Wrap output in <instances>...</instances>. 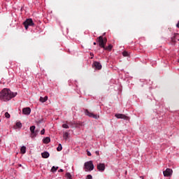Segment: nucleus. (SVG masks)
Returning <instances> with one entry per match:
<instances>
[{"label": "nucleus", "mask_w": 179, "mask_h": 179, "mask_svg": "<svg viewBox=\"0 0 179 179\" xmlns=\"http://www.w3.org/2000/svg\"><path fill=\"white\" fill-rule=\"evenodd\" d=\"M15 127L17 128H22V123L20 122H17L15 124Z\"/></svg>", "instance_id": "18"}, {"label": "nucleus", "mask_w": 179, "mask_h": 179, "mask_svg": "<svg viewBox=\"0 0 179 179\" xmlns=\"http://www.w3.org/2000/svg\"><path fill=\"white\" fill-rule=\"evenodd\" d=\"M69 136V134L68 132H65L63 134V138H64V139H65V141H66L68 139Z\"/></svg>", "instance_id": "16"}, {"label": "nucleus", "mask_w": 179, "mask_h": 179, "mask_svg": "<svg viewBox=\"0 0 179 179\" xmlns=\"http://www.w3.org/2000/svg\"><path fill=\"white\" fill-rule=\"evenodd\" d=\"M62 127L65 128L66 129H69V126L66 124H62Z\"/></svg>", "instance_id": "23"}, {"label": "nucleus", "mask_w": 179, "mask_h": 179, "mask_svg": "<svg viewBox=\"0 0 179 179\" xmlns=\"http://www.w3.org/2000/svg\"><path fill=\"white\" fill-rule=\"evenodd\" d=\"M122 55H123V57H129V54L128 53V52H127V51H124L123 52H122Z\"/></svg>", "instance_id": "20"}, {"label": "nucleus", "mask_w": 179, "mask_h": 179, "mask_svg": "<svg viewBox=\"0 0 179 179\" xmlns=\"http://www.w3.org/2000/svg\"><path fill=\"white\" fill-rule=\"evenodd\" d=\"M17 93L12 92L8 88H4L0 92V100L1 101H9L13 97H16Z\"/></svg>", "instance_id": "1"}, {"label": "nucleus", "mask_w": 179, "mask_h": 179, "mask_svg": "<svg viewBox=\"0 0 179 179\" xmlns=\"http://www.w3.org/2000/svg\"><path fill=\"white\" fill-rule=\"evenodd\" d=\"M90 55L91 57V59H93V57H94V55L92 52H91Z\"/></svg>", "instance_id": "28"}, {"label": "nucleus", "mask_w": 179, "mask_h": 179, "mask_svg": "<svg viewBox=\"0 0 179 179\" xmlns=\"http://www.w3.org/2000/svg\"><path fill=\"white\" fill-rule=\"evenodd\" d=\"M0 142H1V140H0Z\"/></svg>", "instance_id": "33"}, {"label": "nucleus", "mask_w": 179, "mask_h": 179, "mask_svg": "<svg viewBox=\"0 0 179 179\" xmlns=\"http://www.w3.org/2000/svg\"><path fill=\"white\" fill-rule=\"evenodd\" d=\"M62 171H64L63 169H59V173H62Z\"/></svg>", "instance_id": "30"}, {"label": "nucleus", "mask_w": 179, "mask_h": 179, "mask_svg": "<svg viewBox=\"0 0 179 179\" xmlns=\"http://www.w3.org/2000/svg\"><path fill=\"white\" fill-rule=\"evenodd\" d=\"M38 132H40V129H37L35 130L36 136H37V135H38Z\"/></svg>", "instance_id": "25"}, {"label": "nucleus", "mask_w": 179, "mask_h": 179, "mask_svg": "<svg viewBox=\"0 0 179 179\" xmlns=\"http://www.w3.org/2000/svg\"><path fill=\"white\" fill-rule=\"evenodd\" d=\"M57 170H58V167L52 166L51 169V171H52V173H55Z\"/></svg>", "instance_id": "21"}, {"label": "nucleus", "mask_w": 179, "mask_h": 179, "mask_svg": "<svg viewBox=\"0 0 179 179\" xmlns=\"http://www.w3.org/2000/svg\"><path fill=\"white\" fill-rule=\"evenodd\" d=\"M163 174L164 177H170L173 174V170L168 168L163 172Z\"/></svg>", "instance_id": "7"}, {"label": "nucleus", "mask_w": 179, "mask_h": 179, "mask_svg": "<svg viewBox=\"0 0 179 179\" xmlns=\"http://www.w3.org/2000/svg\"><path fill=\"white\" fill-rule=\"evenodd\" d=\"M103 50H106V51H110V50L113 49V45H109L108 46L103 48Z\"/></svg>", "instance_id": "14"}, {"label": "nucleus", "mask_w": 179, "mask_h": 179, "mask_svg": "<svg viewBox=\"0 0 179 179\" xmlns=\"http://www.w3.org/2000/svg\"><path fill=\"white\" fill-rule=\"evenodd\" d=\"M50 141H51V139L50 138V137H46L43 140V143H50Z\"/></svg>", "instance_id": "17"}, {"label": "nucleus", "mask_w": 179, "mask_h": 179, "mask_svg": "<svg viewBox=\"0 0 179 179\" xmlns=\"http://www.w3.org/2000/svg\"><path fill=\"white\" fill-rule=\"evenodd\" d=\"M86 179H93L92 175H87Z\"/></svg>", "instance_id": "27"}, {"label": "nucleus", "mask_w": 179, "mask_h": 179, "mask_svg": "<svg viewBox=\"0 0 179 179\" xmlns=\"http://www.w3.org/2000/svg\"><path fill=\"white\" fill-rule=\"evenodd\" d=\"M97 169L99 171H104V170H106V165H104V164L100 163L97 165Z\"/></svg>", "instance_id": "10"}, {"label": "nucleus", "mask_w": 179, "mask_h": 179, "mask_svg": "<svg viewBox=\"0 0 179 179\" xmlns=\"http://www.w3.org/2000/svg\"><path fill=\"white\" fill-rule=\"evenodd\" d=\"M115 117H116V118L126 120V121H128V120H129V117L121 113H116L115 115Z\"/></svg>", "instance_id": "6"}, {"label": "nucleus", "mask_w": 179, "mask_h": 179, "mask_svg": "<svg viewBox=\"0 0 179 179\" xmlns=\"http://www.w3.org/2000/svg\"><path fill=\"white\" fill-rule=\"evenodd\" d=\"M23 24H24L26 30H27V29H29V26H34V22H33V20L31 18H29V19H27L23 22Z\"/></svg>", "instance_id": "4"}, {"label": "nucleus", "mask_w": 179, "mask_h": 179, "mask_svg": "<svg viewBox=\"0 0 179 179\" xmlns=\"http://www.w3.org/2000/svg\"><path fill=\"white\" fill-rule=\"evenodd\" d=\"M96 42H94V45H96Z\"/></svg>", "instance_id": "32"}, {"label": "nucleus", "mask_w": 179, "mask_h": 179, "mask_svg": "<svg viewBox=\"0 0 179 179\" xmlns=\"http://www.w3.org/2000/svg\"><path fill=\"white\" fill-rule=\"evenodd\" d=\"M94 66H95L96 69H98V70H100L102 68L101 64H100V62H94Z\"/></svg>", "instance_id": "11"}, {"label": "nucleus", "mask_w": 179, "mask_h": 179, "mask_svg": "<svg viewBox=\"0 0 179 179\" xmlns=\"http://www.w3.org/2000/svg\"><path fill=\"white\" fill-rule=\"evenodd\" d=\"M94 169V165H93V162L90 161L85 163V171H92Z\"/></svg>", "instance_id": "2"}, {"label": "nucleus", "mask_w": 179, "mask_h": 179, "mask_svg": "<svg viewBox=\"0 0 179 179\" xmlns=\"http://www.w3.org/2000/svg\"><path fill=\"white\" fill-rule=\"evenodd\" d=\"M41 156L43 159H48L50 157V153L48 152H44L41 153Z\"/></svg>", "instance_id": "12"}, {"label": "nucleus", "mask_w": 179, "mask_h": 179, "mask_svg": "<svg viewBox=\"0 0 179 179\" xmlns=\"http://www.w3.org/2000/svg\"><path fill=\"white\" fill-rule=\"evenodd\" d=\"M85 115L91 118H94V120H99V118H100L99 115H95L94 113L90 112L88 110H85Z\"/></svg>", "instance_id": "5"}, {"label": "nucleus", "mask_w": 179, "mask_h": 179, "mask_svg": "<svg viewBox=\"0 0 179 179\" xmlns=\"http://www.w3.org/2000/svg\"><path fill=\"white\" fill-rule=\"evenodd\" d=\"M47 100H48V96H45V97L41 96L39 99V101H41V103H45Z\"/></svg>", "instance_id": "13"}, {"label": "nucleus", "mask_w": 179, "mask_h": 179, "mask_svg": "<svg viewBox=\"0 0 179 179\" xmlns=\"http://www.w3.org/2000/svg\"><path fill=\"white\" fill-rule=\"evenodd\" d=\"M66 177L68 179H71V178H72V176L71 175L70 173H66Z\"/></svg>", "instance_id": "22"}, {"label": "nucleus", "mask_w": 179, "mask_h": 179, "mask_svg": "<svg viewBox=\"0 0 179 179\" xmlns=\"http://www.w3.org/2000/svg\"><path fill=\"white\" fill-rule=\"evenodd\" d=\"M20 152L22 155H24V153H26V146H22L20 149Z\"/></svg>", "instance_id": "15"}, {"label": "nucleus", "mask_w": 179, "mask_h": 179, "mask_svg": "<svg viewBox=\"0 0 179 179\" xmlns=\"http://www.w3.org/2000/svg\"><path fill=\"white\" fill-rule=\"evenodd\" d=\"M57 150V152H61V150H62V145L61 144H59Z\"/></svg>", "instance_id": "19"}, {"label": "nucleus", "mask_w": 179, "mask_h": 179, "mask_svg": "<svg viewBox=\"0 0 179 179\" xmlns=\"http://www.w3.org/2000/svg\"><path fill=\"white\" fill-rule=\"evenodd\" d=\"M87 156H92V153L90 152V151H87Z\"/></svg>", "instance_id": "29"}, {"label": "nucleus", "mask_w": 179, "mask_h": 179, "mask_svg": "<svg viewBox=\"0 0 179 179\" xmlns=\"http://www.w3.org/2000/svg\"><path fill=\"white\" fill-rule=\"evenodd\" d=\"M30 113H31L30 108H24L22 109V114H24V115H29Z\"/></svg>", "instance_id": "9"}, {"label": "nucleus", "mask_w": 179, "mask_h": 179, "mask_svg": "<svg viewBox=\"0 0 179 179\" xmlns=\"http://www.w3.org/2000/svg\"><path fill=\"white\" fill-rule=\"evenodd\" d=\"M5 117L6 118H10V115L9 114V113L6 112L5 113Z\"/></svg>", "instance_id": "24"}, {"label": "nucleus", "mask_w": 179, "mask_h": 179, "mask_svg": "<svg viewBox=\"0 0 179 179\" xmlns=\"http://www.w3.org/2000/svg\"><path fill=\"white\" fill-rule=\"evenodd\" d=\"M44 134H45V129H43L41 131V135H44Z\"/></svg>", "instance_id": "26"}, {"label": "nucleus", "mask_w": 179, "mask_h": 179, "mask_svg": "<svg viewBox=\"0 0 179 179\" xmlns=\"http://www.w3.org/2000/svg\"><path fill=\"white\" fill-rule=\"evenodd\" d=\"M98 43L101 48H104V47L106 46V44H107V38H103V36H99L98 38Z\"/></svg>", "instance_id": "3"}, {"label": "nucleus", "mask_w": 179, "mask_h": 179, "mask_svg": "<svg viewBox=\"0 0 179 179\" xmlns=\"http://www.w3.org/2000/svg\"><path fill=\"white\" fill-rule=\"evenodd\" d=\"M31 131V138H36V126H31L29 128Z\"/></svg>", "instance_id": "8"}, {"label": "nucleus", "mask_w": 179, "mask_h": 179, "mask_svg": "<svg viewBox=\"0 0 179 179\" xmlns=\"http://www.w3.org/2000/svg\"><path fill=\"white\" fill-rule=\"evenodd\" d=\"M95 153L97 156H99V151H96Z\"/></svg>", "instance_id": "31"}]
</instances>
